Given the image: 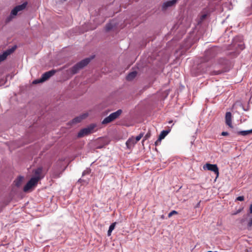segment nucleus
Returning <instances> with one entry per match:
<instances>
[{
  "label": "nucleus",
  "instance_id": "obj_1",
  "mask_svg": "<svg viewBox=\"0 0 252 252\" xmlns=\"http://www.w3.org/2000/svg\"><path fill=\"white\" fill-rule=\"evenodd\" d=\"M122 113V110L119 109L117 111L111 113L109 116L106 117L102 122V124L106 125L118 118Z\"/></svg>",
  "mask_w": 252,
  "mask_h": 252
},
{
  "label": "nucleus",
  "instance_id": "obj_2",
  "mask_svg": "<svg viewBox=\"0 0 252 252\" xmlns=\"http://www.w3.org/2000/svg\"><path fill=\"white\" fill-rule=\"evenodd\" d=\"M91 59L90 58H86L84 60H82L79 63H77L71 68V72L73 74L76 73L80 69H82L85 66H86L90 62Z\"/></svg>",
  "mask_w": 252,
  "mask_h": 252
},
{
  "label": "nucleus",
  "instance_id": "obj_3",
  "mask_svg": "<svg viewBox=\"0 0 252 252\" xmlns=\"http://www.w3.org/2000/svg\"><path fill=\"white\" fill-rule=\"evenodd\" d=\"M95 127V125L94 124L90 125L87 127L84 128L80 130V131L78 133L77 136L78 137H82L85 135H87L90 133H91L94 127Z\"/></svg>",
  "mask_w": 252,
  "mask_h": 252
},
{
  "label": "nucleus",
  "instance_id": "obj_4",
  "mask_svg": "<svg viewBox=\"0 0 252 252\" xmlns=\"http://www.w3.org/2000/svg\"><path fill=\"white\" fill-rule=\"evenodd\" d=\"M203 167L204 170L207 169L208 170L214 172V173L216 175V178L219 177V170L217 164H212L207 163L203 166Z\"/></svg>",
  "mask_w": 252,
  "mask_h": 252
},
{
  "label": "nucleus",
  "instance_id": "obj_5",
  "mask_svg": "<svg viewBox=\"0 0 252 252\" xmlns=\"http://www.w3.org/2000/svg\"><path fill=\"white\" fill-rule=\"evenodd\" d=\"M38 181V178H32L24 187L23 190L25 192L28 191L37 184Z\"/></svg>",
  "mask_w": 252,
  "mask_h": 252
},
{
  "label": "nucleus",
  "instance_id": "obj_6",
  "mask_svg": "<svg viewBox=\"0 0 252 252\" xmlns=\"http://www.w3.org/2000/svg\"><path fill=\"white\" fill-rule=\"evenodd\" d=\"M27 4V2H25L21 5L16 6L11 11V14L14 16H16L19 12L24 10L26 7Z\"/></svg>",
  "mask_w": 252,
  "mask_h": 252
},
{
  "label": "nucleus",
  "instance_id": "obj_7",
  "mask_svg": "<svg viewBox=\"0 0 252 252\" xmlns=\"http://www.w3.org/2000/svg\"><path fill=\"white\" fill-rule=\"evenodd\" d=\"M217 48L215 47L210 48L207 50L205 53V61H208L209 60V57L210 56V58H213L215 57L216 55Z\"/></svg>",
  "mask_w": 252,
  "mask_h": 252
},
{
  "label": "nucleus",
  "instance_id": "obj_8",
  "mask_svg": "<svg viewBox=\"0 0 252 252\" xmlns=\"http://www.w3.org/2000/svg\"><path fill=\"white\" fill-rule=\"evenodd\" d=\"M16 49V46L13 47L12 48L9 49L4 52L2 54L0 55V63L4 61L7 56L12 53Z\"/></svg>",
  "mask_w": 252,
  "mask_h": 252
},
{
  "label": "nucleus",
  "instance_id": "obj_9",
  "mask_svg": "<svg viewBox=\"0 0 252 252\" xmlns=\"http://www.w3.org/2000/svg\"><path fill=\"white\" fill-rule=\"evenodd\" d=\"M16 49V46L13 47L12 48L9 49L4 52L2 54L0 55V63L4 61L7 56L12 53Z\"/></svg>",
  "mask_w": 252,
  "mask_h": 252
},
{
  "label": "nucleus",
  "instance_id": "obj_10",
  "mask_svg": "<svg viewBox=\"0 0 252 252\" xmlns=\"http://www.w3.org/2000/svg\"><path fill=\"white\" fill-rule=\"evenodd\" d=\"M56 72V71L55 70L52 69L51 70H50L49 71L46 72L44 73H43L41 76V81H45L47 80L48 79H49L51 76H53L55 73Z\"/></svg>",
  "mask_w": 252,
  "mask_h": 252
},
{
  "label": "nucleus",
  "instance_id": "obj_11",
  "mask_svg": "<svg viewBox=\"0 0 252 252\" xmlns=\"http://www.w3.org/2000/svg\"><path fill=\"white\" fill-rule=\"evenodd\" d=\"M177 0H171L164 2L162 5V10H166L168 8L175 5Z\"/></svg>",
  "mask_w": 252,
  "mask_h": 252
},
{
  "label": "nucleus",
  "instance_id": "obj_12",
  "mask_svg": "<svg viewBox=\"0 0 252 252\" xmlns=\"http://www.w3.org/2000/svg\"><path fill=\"white\" fill-rule=\"evenodd\" d=\"M225 120L226 125H227L230 128L233 127L232 125V114L231 112H227L226 113Z\"/></svg>",
  "mask_w": 252,
  "mask_h": 252
},
{
  "label": "nucleus",
  "instance_id": "obj_13",
  "mask_svg": "<svg viewBox=\"0 0 252 252\" xmlns=\"http://www.w3.org/2000/svg\"><path fill=\"white\" fill-rule=\"evenodd\" d=\"M88 116V114L84 113L79 117H77L73 119L71 121V124H75L81 122L82 120L87 118Z\"/></svg>",
  "mask_w": 252,
  "mask_h": 252
},
{
  "label": "nucleus",
  "instance_id": "obj_14",
  "mask_svg": "<svg viewBox=\"0 0 252 252\" xmlns=\"http://www.w3.org/2000/svg\"><path fill=\"white\" fill-rule=\"evenodd\" d=\"M136 143V142L135 141V138L134 137H132L129 138L126 141V145L128 148L130 149L131 147H133Z\"/></svg>",
  "mask_w": 252,
  "mask_h": 252
},
{
  "label": "nucleus",
  "instance_id": "obj_15",
  "mask_svg": "<svg viewBox=\"0 0 252 252\" xmlns=\"http://www.w3.org/2000/svg\"><path fill=\"white\" fill-rule=\"evenodd\" d=\"M42 167H39L37 169H35L34 172L35 176L33 177V178H38L39 179V180H40L43 177V176L42 175Z\"/></svg>",
  "mask_w": 252,
  "mask_h": 252
},
{
  "label": "nucleus",
  "instance_id": "obj_16",
  "mask_svg": "<svg viewBox=\"0 0 252 252\" xmlns=\"http://www.w3.org/2000/svg\"><path fill=\"white\" fill-rule=\"evenodd\" d=\"M170 131L171 128L170 127H168L167 130L162 131L158 136L159 139L162 140L164 139Z\"/></svg>",
  "mask_w": 252,
  "mask_h": 252
},
{
  "label": "nucleus",
  "instance_id": "obj_17",
  "mask_svg": "<svg viewBox=\"0 0 252 252\" xmlns=\"http://www.w3.org/2000/svg\"><path fill=\"white\" fill-rule=\"evenodd\" d=\"M137 75V72L134 71L130 72L126 76V80L128 81H131L133 80Z\"/></svg>",
  "mask_w": 252,
  "mask_h": 252
},
{
  "label": "nucleus",
  "instance_id": "obj_18",
  "mask_svg": "<svg viewBox=\"0 0 252 252\" xmlns=\"http://www.w3.org/2000/svg\"><path fill=\"white\" fill-rule=\"evenodd\" d=\"M237 133L239 135L246 136L252 133V129L248 130L239 131Z\"/></svg>",
  "mask_w": 252,
  "mask_h": 252
},
{
  "label": "nucleus",
  "instance_id": "obj_19",
  "mask_svg": "<svg viewBox=\"0 0 252 252\" xmlns=\"http://www.w3.org/2000/svg\"><path fill=\"white\" fill-rule=\"evenodd\" d=\"M23 178L19 177L16 180L14 181L15 184L17 187H19L21 185Z\"/></svg>",
  "mask_w": 252,
  "mask_h": 252
},
{
  "label": "nucleus",
  "instance_id": "obj_20",
  "mask_svg": "<svg viewBox=\"0 0 252 252\" xmlns=\"http://www.w3.org/2000/svg\"><path fill=\"white\" fill-rule=\"evenodd\" d=\"M143 135H144V133H141L138 136H137L136 137V138H135V141H136V142L137 143L138 141H139L141 139V138L143 136Z\"/></svg>",
  "mask_w": 252,
  "mask_h": 252
},
{
  "label": "nucleus",
  "instance_id": "obj_21",
  "mask_svg": "<svg viewBox=\"0 0 252 252\" xmlns=\"http://www.w3.org/2000/svg\"><path fill=\"white\" fill-rule=\"evenodd\" d=\"M112 28H113L112 25L111 23H109V24L106 25V26L105 27V29H106V31H109L111 29H112Z\"/></svg>",
  "mask_w": 252,
  "mask_h": 252
},
{
  "label": "nucleus",
  "instance_id": "obj_22",
  "mask_svg": "<svg viewBox=\"0 0 252 252\" xmlns=\"http://www.w3.org/2000/svg\"><path fill=\"white\" fill-rule=\"evenodd\" d=\"M178 214V212L176 211L173 210L171 212H170L168 215V218L171 217L173 215H177Z\"/></svg>",
  "mask_w": 252,
  "mask_h": 252
},
{
  "label": "nucleus",
  "instance_id": "obj_23",
  "mask_svg": "<svg viewBox=\"0 0 252 252\" xmlns=\"http://www.w3.org/2000/svg\"><path fill=\"white\" fill-rule=\"evenodd\" d=\"M116 223H117L116 222L112 223L110 225V226L109 227V229L111 230V231H113L115 227Z\"/></svg>",
  "mask_w": 252,
  "mask_h": 252
},
{
  "label": "nucleus",
  "instance_id": "obj_24",
  "mask_svg": "<svg viewBox=\"0 0 252 252\" xmlns=\"http://www.w3.org/2000/svg\"><path fill=\"white\" fill-rule=\"evenodd\" d=\"M151 136V133L149 131L144 136L143 141L148 139Z\"/></svg>",
  "mask_w": 252,
  "mask_h": 252
},
{
  "label": "nucleus",
  "instance_id": "obj_25",
  "mask_svg": "<svg viewBox=\"0 0 252 252\" xmlns=\"http://www.w3.org/2000/svg\"><path fill=\"white\" fill-rule=\"evenodd\" d=\"M42 82H43V81H41V78L39 79H37V80H35L34 81H33V84H38V83H42Z\"/></svg>",
  "mask_w": 252,
  "mask_h": 252
},
{
  "label": "nucleus",
  "instance_id": "obj_26",
  "mask_svg": "<svg viewBox=\"0 0 252 252\" xmlns=\"http://www.w3.org/2000/svg\"><path fill=\"white\" fill-rule=\"evenodd\" d=\"M237 200L242 201L244 200V197L243 196H239L236 198Z\"/></svg>",
  "mask_w": 252,
  "mask_h": 252
},
{
  "label": "nucleus",
  "instance_id": "obj_27",
  "mask_svg": "<svg viewBox=\"0 0 252 252\" xmlns=\"http://www.w3.org/2000/svg\"><path fill=\"white\" fill-rule=\"evenodd\" d=\"M161 139H159V138L157 139V140L155 142V145L156 146H158V145L160 144L161 143Z\"/></svg>",
  "mask_w": 252,
  "mask_h": 252
},
{
  "label": "nucleus",
  "instance_id": "obj_28",
  "mask_svg": "<svg viewBox=\"0 0 252 252\" xmlns=\"http://www.w3.org/2000/svg\"><path fill=\"white\" fill-rule=\"evenodd\" d=\"M90 174V171H84L82 173V176H84L86 174Z\"/></svg>",
  "mask_w": 252,
  "mask_h": 252
},
{
  "label": "nucleus",
  "instance_id": "obj_29",
  "mask_svg": "<svg viewBox=\"0 0 252 252\" xmlns=\"http://www.w3.org/2000/svg\"><path fill=\"white\" fill-rule=\"evenodd\" d=\"M242 210V209H239L237 211V212L236 213H233L232 215H236V214L240 213Z\"/></svg>",
  "mask_w": 252,
  "mask_h": 252
},
{
  "label": "nucleus",
  "instance_id": "obj_30",
  "mask_svg": "<svg viewBox=\"0 0 252 252\" xmlns=\"http://www.w3.org/2000/svg\"><path fill=\"white\" fill-rule=\"evenodd\" d=\"M221 135H223V136H226V135H228V133L227 132L223 131L221 133Z\"/></svg>",
  "mask_w": 252,
  "mask_h": 252
},
{
  "label": "nucleus",
  "instance_id": "obj_31",
  "mask_svg": "<svg viewBox=\"0 0 252 252\" xmlns=\"http://www.w3.org/2000/svg\"><path fill=\"white\" fill-rule=\"evenodd\" d=\"M112 232V231H111V230L108 229V232H107V235L108 236H111Z\"/></svg>",
  "mask_w": 252,
  "mask_h": 252
},
{
  "label": "nucleus",
  "instance_id": "obj_32",
  "mask_svg": "<svg viewBox=\"0 0 252 252\" xmlns=\"http://www.w3.org/2000/svg\"><path fill=\"white\" fill-rule=\"evenodd\" d=\"M248 226H252V219L249 222Z\"/></svg>",
  "mask_w": 252,
  "mask_h": 252
},
{
  "label": "nucleus",
  "instance_id": "obj_33",
  "mask_svg": "<svg viewBox=\"0 0 252 252\" xmlns=\"http://www.w3.org/2000/svg\"><path fill=\"white\" fill-rule=\"evenodd\" d=\"M206 17V14H204V15H202L201 17V20H203Z\"/></svg>",
  "mask_w": 252,
  "mask_h": 252
},
{
  "label": "nucleus",
  "instance_id": "obj_34",
  "mask_svg": "<svg viewBox=\"0 0 252 252\" xmlns=\"http://www.w3.org/2000/svg\"><path fill=\"white\" fill-rule=\"evenodd\" d=\"M250 213L252 214V204L250 205Z\"/></svg>",
  "mask_w": 252,
  "mask_h": 252
},
{
  "label": "nucleus",
  "instance_id": "obj_35",
  "mask_svg": "<svg viewBox=\"0 0 252 252\" xmlns=\"http://www.w3.org/2000/svg\"><path fill=\"white\" fill-rule=\"evenodd\" d=\"M172 122H173L172 121H170L169 122V124H171V123H172Z\"/></svg>",
  "mask_w": 252,
  "mask_h": 252
},
{
  "label": "nucleus",
  "instance_id": "obj_36",
  "mask_svg": "<svg viewBox=\"0 0 252 252\" xmlns=\"http://www.w3.org/2000/svg\"><path fill=\"white\" fill-rule=\"evenodd\" d=\"M208 252H212V251H208Z\"/></svg>",
  "mask_w": 252,
  "mask_h": 252
}]
</instances>
